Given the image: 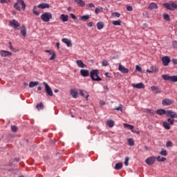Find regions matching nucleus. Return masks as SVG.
Wrapping results in <instances>:
<instances>
[{"instance_id": "obj_48", "label": "nucleus", "mask_w": 177, "mask_h": 177, "mask_svg": "<svg viewBox=\"0 0 177 177\" xmlns=\"http://www.w3.org/2000/svg\"><path fill=\"white\" fill-rule=\"evenodd\" d=\"M136 71H139V73H142V68L139 66V65L136 66Z\"/></svg>"}, {"instance_id": "obj_52", "label": "nucleus", "mask_w": 177, "mask_h": 177, "mask_svg": "<svg viewBox=\"0 0 177 177\" xmlns=\"http://www.w3.org/2000/svg\"><path fill=\"white\" fill-rule=\"evenodd\" d=\"M127 10H128V12H132V10H133L132 6H127Z\"/></svg>"}, {"instance_id": "obj_55", "label": "nucleus", "mask_w": 177, "mask_h": 177, "mask_svg": "<svg viewBox=\"0 0 177 177\" xmlns=\"http://www.w3.org/2000/svg\"><path fill=\"white\" fill-rule=\"evenodd\" d=\"M71 17L73 20H77V17L74 14L71 13Z\"/></svg>"}, {"instance_id": "obj_39", "label": "nucleus", "mask_w": 177, "mask_h": 177, "mask_svg": "<svg viewBox=\"0 0 177 177\" xmlns=\"http://www.w3.org/2000/svg\"><path fill=\"white\" fill-rule=\"evenodd\" d=\"M112 24H113V26H121V21H113Z\"/></svg>"}, {"instance_id": "obj_34", "label": "nucleus", "mask_w": 177, "mask_h": 177, "mask_svg": "<svg viewBox=\"0 0 177 177\" xmlns=\"http://www.w3.org/2000/svg\"><path fill=\"white\" fill-rule=\"evenodd\" d=\"M106 123L109 128H113V127H114V121L113 120H108Z\"/></svg>"}, {"instance_id": "obj_21", "label": "nucleus", "mask_w": 177, "mask_h": 177, "mask_svg": "<svg viewBox=\"0 0 177 177\" xmlns=\"http://www.w3.org/2000/svg\"><path fill=\"white\" fill-rule=\"evenodd\" d=\"M62 42H64V44H66V46H68V47L73 46V44H71V40H70L68 39L63 38L62 39Z\"/></svg>"}, {"instance_id": "obj_62", "label": "nucleus", "mask_w": 177, "mask_h": 177, "mask_svg": "<svg viewBox=\"0 0 177 177\" xmlns=\"http://www.w3.org/2000/svg\"><path fill=\"white\" fill-rule=\"evenodd\" d=\"M104 89H105V91H106V92H109V88L107 86H104Z\"/></svg>"}, {"instance_id": "obj_29", "label": "nucleus", "mask_w": 177, "mask_h": 177, "mask_svg": "<svg viewBox=\"0 0 177 177\" xmlns=\"http://www.w3.org/2000/svg\"><path fill=\"white\" fill-rule=\"evenodd\" d=\"M156 158L158 162H164V161H167V158L161 156H156Z\"/></svg>"}, {"instance_id": "obj_57", "label": "nucleus", "mask_w": 177, "mask_h": 177, "mask_svg": "<svg viewBox=\"0 0 177 177\" xmlns=\"http://www.w3.org/2000/svg\"><path fill=\"white\" fill-rule=\"evenodd\" d=\"M99 12H100V8H96L95 10V13L96 15H97L99 13Z\"/></svg>"}, {"instance_id": "obj_2", "label": "nucleus", "mask_w": 177, "mask_h": 177, "mask_svg": "<svg viewBox=\"0 0 177 177\" xmlns=\"http://www.w3.org/2000/svg\"><path fill=\"white\" fill-rule=\"evenodd\" d=\"M174 124H175V119L170 118L167 119V121L163 122L162 125L165 129L169 130L171 129V126L169 125H174Z\"/></svg>"}, {"instance_id": "obj_16", "label": "nucleus", "mask_w": 177, "mask_h": 177, "mask_svg": "<svg viewBox=\"0 0 177 177\" xmlns=\"http://www.w3.org/2000/svg\"><path fill=\"white\" fill-rule=\"evenodd\" d=\"M124 128H127L128 129H130V131H131V132H133L134 133H139V131H135L133 125H131L129 124H124Z\"/></svg>"}, {"instance_id": "obj_59", "label": "nucleus", "mask_w": 177, "mask_h": 177, "mask_svg": "<svg viewBox=\"0 0 177 177\" xmlns=\"http://www.w3.org/2000/svg\"><path fill=\"white\" fill-rule=\"evenodd\" d=\"M100 104L101 106H104V104H106V102L104 101H103V100H100Z\"/></svg>"}, {"instance_id": "obj_9", "label": "nucleus", "mask_w": 177, "mask_h": 177, "mask_svg": "<svg viewBox=\"0 0 177 177\" xmlns=\"http://www.w3.org/2000/svg\"><path fill=\"white\" fill-rule=\"evenodd\" d=\"M156 158L154 156H151L145 160L146 164L147 165H153L156 162Z\"/></svg>"}, {"instance_id": "obj_58", "label": "nucleus", "mask_w": 177, "mask_h": 177, "mask_svg": "<svg viewBox=\"0 0 177 177\" xmlns=\"http://www.w3.org/2000/svg\"><path fill=\"white\" fill-rule=\"evenodd\" d=\"M171 62H172L173 64H174V65H176V64H177V59H173L171 60Z\"/></svg>"}, {"instance_id": "obj_40", "label": "nucleus", "mask_w": 177, "mask_h": 177, "mask_svg": "<svg viewBox=\"0 0 177 177\" xmlns=\"http://www.w3.org/2000/svg\"><path fill=\"white\" fill-rule=\"evenodd\" d=\"M160 154H161V156H168V153L165 149H162V151L160 152Z\"/></svg>"}, {"instance_id": "obj_6", "label": "nucleus", "mask_w": 177, "mask_h": 177, "mask_svg": "<svg viewBox=\"0 0 177 177\" xmlns=\"http://www.w3.org/2000/svg\"><path fill=\"white\" fill-rule=\"evenodd\" d=\"M43 85L44 86L45 91L47 95L48 96H53V91H52V88H50L49 84H48V83H46V82H44Z\"/></svg>"}, {"instance_id": "obj_3", "label": "nucleus", "mask_w": 177, "mask_h": 177, "mask_svg": "<svg viewBox=\"0 0 177 177\" xmlns=\"http://www.w3.org/2000/svg\"><path fill=\"white\" fill-rule=\"evenodd\" d=\"M162 78L165 81H169L170 82H177V75L170 76L168 74L162 75Z\"/></svg>"}, {"instance_id": "obj_15", "label": "nucleus", "mask_w": 177, "mask_h": 177, "mask_svg": "<svg viewBox=\"0 0 177 177\" xmlns=\"http://www.w3.org/2000/svg\"><path fill=\"white\" fill-rule=\"evenodd\" d=\"M70 93L74 99H77V97H78V91H77L76 88L71 89Z\"/></svg>"}, {"instance_id": "obj_64", "label": "nucleus", "mask_w": 177, "mask_h": 177, "mask_svg": "<svg viewBox=\"0 0 177 177\" xmlns=\"http://www.w3.org/2000/svg\"><path fill=\"white\" fill-rule=\"evenodd\" d=\"M145 150H150V148L147 146L144 147Z\"/></svg>"}, {"instance_id": "obj_19", "label": "nucleus", "mask_w": 177, "mask_h": 177, "mask_svg": "<svg viewBox=\"0 0 177 177\" xmlns=\"http://www.w3.org/2000/svg\"><path fill=\"white\" fill-rule=\"evenodd\" d=\"M49 3H40L38 5L37 8H39V9H49Z\"/></svg>"}, {"instance_id": "obj_23", "label": "nucleus", "mask_w": 177, "mask_h": 177, "mask_svg": "<svg viewBox=\"0 0 177 177\" xmlns=\"http://www.w3.org/2000/svg\"><path fill=\"white\" fill-rule=\"evenodd\" d=\"M59 19H60V20L64 21V23L66 22V21H68V15H64V14H62L60 15Z\"/></svg>"}, {"instance_id": "obj_45", "label": "nucleus", "mask_w": 177, "mask_h": 177, "mask_svg": "<svg viewBox=\"0 0 177 177\" xmlns=\"http://www.w3.org/2000/svg\"><path fill=\"white\" fill-rule=\"evenodd\" d=\"M114 110H116L117 111H122V105H120L118 107H115Z\"/></svg>"}, {"instance_id": "obj_13", "label": "nucleus", "mask_w": 177, "mask_h": 177, "mask_svg": "<svg viewBox=\"0 0 177 177\" xmlns=\"http://www.w3.org/2000/svg\"><path fill=\"white\" fill-rule=\"evenodd\" d=\"M0 55L1 57H8V56H12V53L8 50H1L0 51Z\"/></svg>"}, {"instance_id": "obj_18", "label": "nucleus", "mask_w": 177, "mask_h": 177, "mask_svg": "<svg viewBox=\"0 0 177 177\" xmlns=\"http://www.w3.org/2000/svg\"><path fill=\"white\" fill-rule=\"evenodd\" d=\"M76 64L78 67H80V68H86V65L84 64V62H82V60H77Z\"/></svg>"}, {"instance_id": "obj_12", "label": "nucleus", "mask_w": 177, "mask_h": 177, "mask_svg": "<svg viewBox=\"0 0 177 177\" xmlns=\"http://www.w3.org/2000/svg\"><path fill=\"white\" fill-rule=\"evenodd\" d=\"M118 70L119 71H121L122 74H128V73H129V69L125 68L121 64H119Z\"/></svg>"}, {"instance_id": "obj_30", "label": "nucleus", "mask_w": 177, "mask_h": 177, "mask_svg": "<svg viewBox=\"0 0 177 177\" xmlns=\"http://www.w3.org/2000/svg\"><path fill=\"white\" fill-rule=\"evenodd\" d=\"M158 70L155 66H151L150 70L147 69V73H158Z\"/></svg>"}, {"instance_id": "obj_22", "label": "nucleus", "mask_w": 177, "mask_h": 177, "mask_svg": "<svg viewBox=\"0 0 177 177\" xmlns=\"http://www.w3.org/2000/svg\"><path fill=\"white\" fill-rule=\"evenodd\" d=\"M80 93L81 96H83V97L86 99V100H88V97H89V94H88V92L80 90Z\"/></svg>"}, {"instance_id": "obj_1", "label": "nucleus", "mask_w": 177, "mask_h": 177, "mask_svg": "<svg viewBox=\"0 0 177 177\" xmlns=\"http://www.w3.org/2000/svg\"><path fill=\"white\" fill-rule=\"evenodd\" d=\"M90 77L93 81H102V78L99 77V71H97V69L93 70L90 73Z\"/></svg>"}, {"instance_id": "obj_24", "label": "nucleus", "mask_w": 177, "mask_h": 177, "mask_svg": "<svg viewBox=\"0 0 177 177\" xmlns=\"http://www.w3.org/2000/svg\"><path fill=\"white\" fill-rule=\"evenodd\" d=\"M158 8L157 3H151L148 6V9L150 10H154V9H157Z\"/></svg>"}, {"instance_id": "obj_10", "label": "nucleus", "mask_w": 177, "mask_h": 177, "mask_svg": "<svg viewBox=\"0 0 177 177\" xmlns=\"http://www.w3.org/2000/svg\"><path fill=\"white\" fill-rule=\"evenodd\" d=\"M162 62L163 66H168L171 63V58L169 56H165L162 57Z\"/></svg>"}, {"instance_id": "obj_47", "label": "nucleus", "mask_w": 177, "mask_h": 177, "mask_svg": "<svg viewBox=\"0 0 177 177\" xmlns=\"http://www.w3.org/2000/svg\"><path fill=\"white\" fill-rule=\"evenodd\" d=\"M11 131H12V132H17V127L12 126L11 127Z\"/></svg>"}, {"instance_id": "obj_38", "label": "nucleus", "mask_w": 177, "mask_h": 177, "mask_svg": "<svg viewBox=\"0 0 177 177\" xmlns=\"http://www.w3.org/2000/svg\"><path fill=\"white\" fill-rule=\"evenodd\" d=\"M112 17H120V16H121V14L117 12H114L111 14Z\"/></svg>"}, {"instance_id": "obj_27", "label": "nucleus", "mask_w": 177, "mask_h": 177, "mask_svg": "<svg viewBox=\"0 0 177 177\" xmlns=\"http://www.w3.org/2000/svg\"><path fill=\"white\" fill-rule=\"evenodd\" d=\"M156 114L158 115H163V114H167V111L164 109H158L156 111Z\"/></svg>"}, {"instance_id": "obj_56", "label": "nucleus", "mask_w": 177, "mask_h": 177, "mask_svg": "<svg viewBox=\"0 0 177 177\" xmlns=\"http://www.w3.org/2000/svg\"><path fill=\"white\" fill-rule=\"evenodd\" d=\"M174 48H177V41H174L172 42Z\"/></svg>"}, {"instance_id": "obj_35", "label": "nucleus", "mask_w": 177, "mask_h": 177, "mask_svg": "<svg viewBox=\"0 0 177 177\" xmlns=\"http://www.w3.org/2000/svg\"><path fill=\"white\" fill-rule=\"evenodd\" d=\"M129 146H134L135 145V141H133V139L129 138L127 139Z\"/></svg>"}, {"instance_id": "obj_36", "label": "nucleus", "mask_w": 177, "mask_h": 177, "mask_svg": "<svg viewBox=\"0 0 177 177\" xmlns=\"http://www.w3.org/2000/svg\"><path fill=\"white\" fill-rule=\"evenodd\" d=\"M80 20L82 21H86V20H89V15H84L80 17Z\"/></svg>"}, {"instance_id": "obj_7", "label": "nucleus", "mask_w": 177, "mask_h": 177, "mask_svg": "<svg viewBox=\"0 0 177 177\" xmlns=\"http://www.w3.org/2000/svg\"><path fill=\"white\" fill-rule=\"evenodd\" d=\"M9 26L12 27L15 30H19V27H20V24L16 19H12L9 21Z\"/></svg>"}, {"instance_id": "obj_26", "label": "nucleus", "mask_w": 177, "mask_h": 177, "mask_svg": "<svg viewBox=\"0 0 177 177\" xmlns=\"http://www.w3.org/2000/svg\"><path fill=\"white\" fill-rule=\"evenodd\" d=\"M21 34L23 37H26V35H27V30H26V26H24V25L22 26L21 29Z\"/></svg>"}, {"instance_id": "obj_60", "label": "nucleus", "mask_w": 177, "mask_h": 177, "mask_svg": "<svg viewBox=\"0 0 177 177\" xmlns=\"http://www.w3.org/2000/svg\"><path fill=\"white\" fill-rule=\"evenodd\" d=\"M88 27H92L93 26V22H89L87 24Z\"/></svg>"}, {"instance_id": "obj_33", "label": "nucleus", "mask_w": 177, "mask_h": 177, "mask_svg": "<svg viewBox=\"0 0 177 177\" xmlns=\"http://www.w3.org/2000/svg\"><path fill=\"white\" fill-rule=\"evenodd\" d=\"M121 168H122V162L116 163L115 166V169L119 170L121 169Z\"/></svg>"}, {"instance_id": "obj_63", "label": "nucleus", "mask_w": 177, "mask_h": 177, "mask_svg": "<svg viewBox=\"0 0 177 177\" xmlns=\"http://www.w3.org/2000/svg\"><path fill=\"white\" fill-rule=\"evenodd\" d=\"M56 46H57V49H59L60 48V43L57 42L56 43Z\"/></svg>"}, {"instance_id": "obj_42", "label": "nucleus", "mask_w": 177, "mask_h": 177, "mask_svg": "<svg viewBox=\"0 0 177 177\" xmlns=\"http://www.w3.org/2000/svg\"><path fill=\"white\" fill-rule=\"evenodd\" d=\"M102 64L104 67H106V66H109V62L107 60H103L102 62Z\"/></svg>"}, {"instance_id": "obj_4", "label": "nucleus", "mask_w": 177, "mask_h": 177, "mask_svg": "<svg viewBox=\"0 0 177 177\" xmlns=\"http://www.w3.org/2000/svg\"><path fill=\"white\" fill-rule=\"evenodd\" d=\"M163 6L166 8V9H168L169 10H175V9H177V4L172 2V3H165L163 4Z\"/></svg>"}, {"instance_id": "obj_49", "label": "nucleus", "mask_w": 177, "mask_h": 177, "mask_svg": "<svg viewBox=\"0 0 177 177\" xmlns=\"http://www.w3.org/2000/svg\"><path fill=\"white\" fill-rule=\"evenodd\" d=\"M167 147H172V142L171 141H167L166 143Z\"/></svg>"}, {"instance_id": "obj_61", "label": "nucleus", "mask_w": 177, "mask_h": 177, "mask_svg": "<svg viewBox=\"0 0 177 177\" xmlns=\"http://www.w3.org/2000/svg\"><path fill=\"white\" fill-rule=\"evenodd\" d=\"M88 8H95V4L94 3L88 4Z\"/></svg>"}, {"instance_id": "obj_43", "label": "nucleus", "mask_w": 177, "mask_h": 177, "mask_svg": "<svg viewBox=\"0 0 177 177\" xmlns=\"http://www.w3.org/2000/svg\"><path fill=\"white\" fill-rule=\"evenodd\" d=\"M129 162V157H126L125 158V160H124V165L126 167H128Z\"/></svg>"}, {"instance_id": "obj_8", "label": "nucleus", "mask_w": 177, "mask_h": 177, "mask_svg": "<svg viewBox=\"0 0 177 177\" xmlns=\"http://www.w3.org/2000/svg\"><path fill=\"white\" fill-rule=\"evenodd\" d=\"M162 104L163 106H171V104H174V100L169 98H165L162 101Z\"/></svg>"}, {"instance_id": "obj_20", "label": "nucleus", "mask_w": 177, "mask_h": 177, "mask_svg": "<svg viewBox=\"0 0 177 177\" xmlns=\"http://www.w3.org/2000/svg\"><path fill=\"white\" fill-rule=\"evenodd\" d=\"M80 74L82 77H89V71L86 69H81Z\"/></svg>"}, {"instance_id": "obj_54", "label": "nucleus", "mask_w": 177, "mask_h": 177, "mask_svg": "<svg viewBox=\"0 0 177 177\" xmlns=\"http://www.w3.org/2000/svg\"><path fill=\"white\" fill-rule=\"evenodd\" d=\"M33 13H34V15H35L36 16H39V12L36 11L35 9L33 10Z\"/></svg>"}, {"instance_id": "obj_11", "label": "nucleus", "mask_w": 177, "mask_h": 177, "mask_svg": "<svg viewBox=\"0 0 177 177\" xmlns=\"http://www.w3.org/2000/svg\"><path fill=\"white\" fill-rule=\"evenodd\" d=\"M167 117H170V118H172L174 120V118H177V113L172 111H167L166 112Z\"/></svg>"}, {"instance_id": "obj_14", "label": "nucleus", "mask_w": 177, "mask_h": 177, "mask_svg": "<svg viewBox=\"0 0 177 177\" xmlns=\"http://www.w3.org/2000/svg\"><path fill=\"white\" fill-rule=\"evenodd\" d=\"M131 86L133 88H136V89L145 88V84L143 83H138V84L132 83Z\"/></svg>"}, {"instance_id": "obj_46", "label": "nucleus", "mask_w": 177, "mask_h": 177, "mask_svg": "<svg viewBox=\"0 0 177 177\" xmlns=\"http://www.w3.org/2000/svg\"><path fill=\"white\" fill-rule=\"evenodd\" d=\"M56 58V53H53L51 55V57H50L49 60H55Z\"/></svg>"}, {"instance_id": "obj_17", "label": "nucleus", "mask_w": 177, "mask_h": 177, "mask_svg": "<svg viewBox=\"0 0 177 177\" xmlns=\"http://www.w3.org/2000/svg\"><path fill=\"white\" fill-rule=\"evenodd\" d=\"M151 91H152L153 93H161V89L156 86H151Z\"/></svg>"}, {"instance_id": "obj_37", "label": "nucleus", "mask_w": 177, "mask_h": 177, "mask_svg": "<svg viewBox=\"0 0 177 177\" xmlns=\"http://www.w3.org/2000/svg\"><path fill=\"white\" fill-rule=\"evenodd\" d=\"M37 110H44V104L42 103H39L36 106Z\"/></svg>"}, {"instance_id": "obj_53", "label": "nucleus", "mask_w": 177, "mask_h": 177, "mask_svg": "<svg viewBox=\"0 0 177 177\" xmlns=\"http://www.w3.org/2000/svg\"><path fill=\"white\" fill-rule=\"evenodd\" d=\"M9 48L10 49V50H15V48H13V46H12V42H9Z\"/></svg>"}, {"instance_id": "obj_44", "label": "nucleus", "mask_w": 177, "mask_h": 177, "mask_svg": "<svg viewBox=\"0 0 177 177\" xmlns=\"http://www.w3.org/2000/svg\"><path fill=\"white\" fill-rule=\"evenodd\" d=\"M14 8H15V9H16L17 10H20V6H19V3H18V2H17V3H15Z\"/></svg>"}, {"instance_id": "obj_32", "label": "nucleus", "mask_w": 177, "mask_h": 177, "mask_svg": "<svg viewBox=\"0 0 177 177\" xmlns=\"http://www.w3.org/2000/svg\"><path fill=\"white\" fill-rule=\"evenodd\" d=\"M104 27V23L103 22H97V30H102Z\"/></svg>"}, {"instance_id": "obj_5", "label": "nucleus", "mask_w": 177, "mask_h": 177, "mask_svg": "<svg viewBox=\"0 0 177 177\" xmlns=\"http://www.w3.org/2000/svg\"><path fill=\"white\" fill-rule=\"evenodd\" d=\"M41 19L43 20V21L48 23V21L52 19V13L45 12L41 15Z\"/></svg>"}, {"instance_id": "obj_31", "label": "nucleus", "mask_w": 177, "mask_h": 177, "mask_svg": "<svg viewBox=\"0 0 177 177\" xmlns=\"http://www.w3.org/2000/svg\"><path fill=\"white\" fill-rule=\"evenodd\" d=\"M78 6H85V2L82 0H75Z\"/></svg>"}, {"instance_id": "obj_28", "label": "nucleus", "mask_w": 177, "mask_h": 177, "mask_svg": "<svg viewBox=\"0 0 177 177\" xmlns=\"http://www.w3.org/2000/svg\"><path fill=\"white\" fill-rule=\"evenodd\" d=\"M38 85H39V82H30L29 88H34V86H37Z\"/></svg>"}, {"instance_id": "obj_51", "label": "nucleus", "mask_w": 177, "mask_h": 177, "mask_svg": "<svg viewBox=\"0 0 177 177\" xmlns=\"http://www.w3.org/2000/svg\"><path fill=\"white\" fill-rule=\"evenodd\" d=\"M1 3H9L10 2V0H1Z\"/></svg>"}, {"instance_id": "obj_41", "label": "nucleus", "mask_w": 177, "mask_h": 177, "mask_svg": "<svg viewBox=\"0 0 177 177\" xmlns=\"http://www.w3.org/2000/svg\"><path fill=\"white\" fill-rule=\"evenodd\" d=\"M163 17H164L165 20H167V21H169L170 17L168 14H164Z\"/></svg>"}, {"instance_id": "obj_50", "label": "nucleus", "mask_w": 177, "mask_h": 177, "mask_svg": "<svg viewBox=\"0 0 177 177\" xmlns=\"http://www.w3.org/2000/svg\"><path fill=\"white\" fill-rule=\"evenodd\" d=\"M44 52H46V53H48V55H52V54L53 53H55V51H53V50H44Z\"/></svg>"}, {"instance_id": "obj_25", "label": "nucleus", "mask_w": 177, "mask_h": 177, "mask_svg": "<svg viewBox=\"0 0 177 177\" xmlns=\"http://www.w3.org/2000/svg\"><path fill=\"white\" fill-rule=\"evenodd\" d=\"M17 2H18V5L19 6H21L23 10H25L26 6H27L24 3V0H18Z\"/></svg>"}]
</instances>
